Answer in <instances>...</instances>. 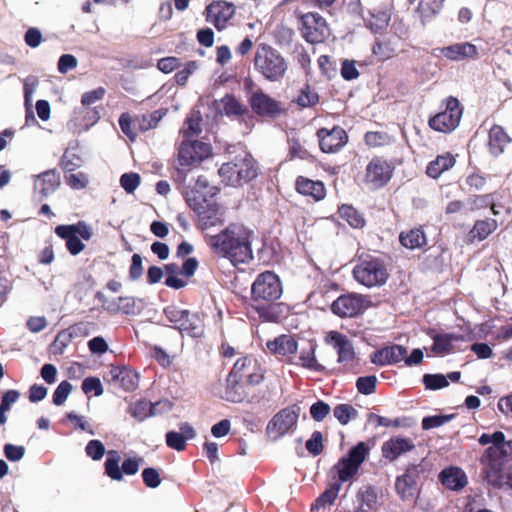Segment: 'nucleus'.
<instances>
[{"label":"nucleus","mask_w":512,"mask_h":512,"mask_svg":"<svg viewBox=\"0 0 512 512\" xmlns=\"http://www.w3.org/2000/svg\"><path fill=\"white\" fill-rule=\"evenodd\" d=\"M353 276L358 283L372 288L384 285L389 277V273L382 260L368 257L360 259L353 269Z\"/></svg>","instance_id":"7ed1b4c3"},{"label":"nucleus","mask_w":512,"mask_h":512,"mask_svg":"<svg viewBox=\"0 0 512 512\" xmlns=\"http://www.w3.org/2000/svg\"><path fill=\"white\" fill-rule=\"evenodd\" d=\"M235 7L226 1H215L206 7V20L219 31L226 28L228 21L234 16Z\"/></svg>","instance_id":"dca6fc26"},{"label":"nucleus","mask_w":512,"mask_h":512,"mask_svg":"<svg viewBox=\"0 0 512 512\" xmlns=\"http://www.w3.org/2000/svg\"><path fill=\"white\" fill-rule=\"evenodd\" d=\"M223 112L228 116H238L244 112L242 104L231 95H226L221 99Z\"/></svg>","instance_id":"8fccbe9b"},{"label":"nucleus","mask_w":512,"mask_h":512,"mask_svg":"<svg viewBox=\"0 0 512 512\" xmlns=\"http://www.w3.org/2000/svg\"><path fill=\"white\" fill-rule=\"evenodd\" d=\"M164 314L173 327L182 334L190 337H200L203 334V321L198 314L190 313L188 310L180 309L171 305L164 309Z\"/></svg>","instance_id":"39448f33"},{"label":"nucleus","mask_w":512,"mask_h":512,"mask_svg":"<svg viewBox=\"0 0 512 512\" xmlns=\"http://www.w3.org/2000/svg\"><path fill=\"white\" fill-rule=\"evenodd\" d=\"M478 441L481 445L493 444V446L486 450V454L488 456H492L499 450H503L506 445L511 446L510 442H505V435L500 431H497L492 435L484 433L479 437Z\"/></svg>","instance_id":"4c0bfd02"},{"label":"nucleus","mask_w":512,"mask_h":512,"mask_svg":"<svg viewBox=\"0 0 512 512\" xmlns=\"http://www.w3.org/2000/svg\"><path fill=\"white\" fill-rule=\"evenodd\" d=\"M212 153L210 144L197 140H183L178 150V162L182 169L199 165Z\"/></svg>","instance_id":"1a4fd4ad"},{"label":"nucleus","mask_w":512,"mask_h":512,"mask_svg":"<svg viewBox=\"0 0 512 512\" xmlns=\"http://www.w3.org/2000/svg\"><path fill=\"white\" fill-rule=\"evenodd\" d=\"M111 381L126 391H133L138 387V374L125 367H113L109 371Z\"/></svg>","instance_id":"bb28decb"},{"label":"nucleus","mask_w":512,"mask_h":512,"mask_svg":"<svg viewBox=\"0 0 512 512\" xmlns=\"http://www.w3.org/2000/svg\"><path fill=\"white\" fill-rule=\"evenodd\" d=\"M166 444L176 451H182L186 447V440L179 432L169 431L166 434Z\"/></svg>","instance_id":"052dcab7"},{"label":"nucleus","mask_w":512,"mask_h":512,"mask_svg":"<svg viewBox=\"0 0 512 512\" xmlns=\"http://www.w3.org/2000/svg\"><path fill=\"white\" fill-rule=\"evenodd\" d=\"M295 101L299 106L303 108L311 107L318 103L319 96L314 89H312L309 85H306L300 90L299 95Z\"/></svg>","instance_id":"09e8293b"},{"label":"nucleus","mask_w":512,"mask_h":512,"mask_svg":"<svg viewBox=\"0 0 512 512\" xmlns=\"http://www.w3.org/2000/svg\"><path fill=\"white\" fill-rule=\"evenodd\" d=\"M267 349L275 355L287 356L297 351V342L291 335H280L266 343Z\"/></svg>","instance_id":"7c9ffc66"},{"label":"nucleus","mask_w":512,"mask_h":512,"mask_svg":"<svg viewBox=\"0 0 512 512\" xmlns=\"http://www.w3.org/2000/svg\"><path fill=\"white\" fill-rule=\"evenodd\" d=\"M198 267V262L195 258L186 259L182 266L176 263H169L165 265V272L167 274L165 285L173 289H181L187 285V281L179 276L189 278L194 275Z\"/></svg>","instance_id":"ddd939ff"},{"label":"nucleus","mask_w":512,"mask_h":512,"mask_svg":"<svg viewBox=\"0 0 512 512\" xmlns=\"http://www.w3.org/2000/svg\"><path fill=\"white\" fill-rule=\"evenodd\" d=\"M423 383L427 389L437 390L448 386L449 381L443 374H425Z\"/></svg>","instance_id":"603ef678"},{"label":"nucleus","mask_w":512,"mask_h":512,"mask_svg":"<svg viewBox=\"0 0 512 512\" xmlns=\"http://www.w3.org/2000/svg\"><path fill=\"white\" fill-rule=\"evenodd\" d=\"M377 499L374 489L370 486L361 488L357 494V500L359 501V509L362 512H367L375 504Z\"/></svg>","instance_id":"de8ad7c7"},{"label":"nucleus","mask_w":512,"mask_h":512,"mask_svg":"<svg viewBox=\"0 0 512 512\" xmlns=\"http://www.w3.org/2000/svg\"><path fill=\"white\" fill-rule=\"evenodd\" d=\"M326 341L336 349L339 363L345 366L352 364L355 359V351L347 336L338 331H330L326 336Z\"/></svg>","instance_id":"6ab92c4d"},{"label":"nucleus","mask_w":512,"mask_h":512,"mask_svg":"<svg viewBox=\"0 0 512 512\" xmlns=\"http://www.w3.org/2000/svg\"><path fill=\"white\" fill-rule=\"evenodd\" d=\"M432 339L430 350L433 355L441 357L459 350L458 344L464 340L462 335L454 333H436L432 335Z\"/></svg>","instance_id":"4be33fe9"},{"label":"nucleus","mask_w":512,"mask_h":512,"mask_svg":"<svg viewBox=\"0 0 512 512\" xmlns=\"http://www.w3.org/2000/svg\"><path fill=\"white\" fill-rule=\"evenodd\" d=\"M230 373L250 385H257L264 379V370L261 364L252 356L239 358Z\"/></svg>","instance_id":"9b49d317"},{"label":"nucleus","mask_w":512,"mask_h":512,"mask_svg":"<svg viewBox=\"0 0 512 512\" xmlns=\"http://www.w3.org/2000/svg\"><path fill=\"white\" fill-rule=\"evenodd\" d=\"M289 153L291 158H299L303 160H308L311 158L310 153L306 148L302 146V144L296 140L292 139L289 144Z\"/></svg>","instance_id":"69168bd1"},{"label":"nucleus","mask_w":512,"mask_h":512,"mask_svg":"<svg viewBox=\"0 0 512 512\" xmlns=\"http://www.w3.org/2000/svg\"><path fill=\"white\" fill-rule=\"evenodd\" d=\"M250 104L256 114L264 117H276L282 111L281 104L262 91L251 94Z\"/></svg>","instance_id":"aec40b11"},{"label":"nucleus","mask_w":512,"mask_h":512,"mask_svg":"<svg viewBox=\"0 0 512 512\" xmlns=\"http://www.w3.org/2000/svg\"><path fill=\"white\" fill-rule=\"evenodd\" d=\"M407 354V349L401 345H392L375 351L370 359L378 366H386L402 361Z\"/></svg>","instance_id":"393cba45"},{"label":"nucleus","mask_w":512,"mask_h":512,"mask_svg":"<svg viewBox=\"0 0 512 512\" xmlns=\"http://www.w3.org/2000/svg\"><path fill=\"white\" fill-rule=\"evenodd\" d=\"M319 145L323 152L334 153L347 142V135L343 128L333 127L331 130L322 128L317 133Z\"/></svg>","instance_id":"a211bd4d"},{"label":"nucleus","mask_w":512,"mask_h":512,"mask_svg":"<svg viewBox=\"0 0 512 512\" xmlns=\"http://www.w3.org/2000/svg\"><path fill=\"white\" fill-rule=\"evenodd\" d=\"M434 56H443L451 61H461L476 58L478 50L475 45L469 42L455 43L446 47L433 49Z\"/></svg>","instance_id":"f3484780"},{"label":"nucleus","mask_w":512,"mask_h":512,"mask_svg":"<svg viewBox=\"0 0 512 512\" xmlns=\"http://www.w3.org/2000/svg\"><path fill=\"white\" fill-rule=\"evenodd\" d=\"M392 10L391 0H387L381 5H374L369 9V17L366 19L368 26L373 31H380L389 24Z\"/></svg>","instance_id":"b1692460"},{"label":"nucleus","mask_w":512,"mask_h":512,"mask_svg":"<svg viewBox=\"0 0 512 512\" xmlns=\"http://www.w3.org/2000/svg\"><path fill=\"white\" fill-rule=\"evenodd\" d=\"M414 449V441L402 436L391 437L381 447L383 457L391 462Z\"/></svg>","instance_id":"412c9836"},{"label":"nucleus","mask_w":512,"mask_h":512,"mask_svg":"<svg viewBox=\"0 0 512 512\" xmlns=\"http://www.w3.org/2000/svg\"><path fill=\"white\" fill-rule=\"evenodd\" d=\"M141 178L138 173H124L120 177L121 187L129 194L133 193L140 185Z\"/></svg>","instance_id":"864d4df0"},{"label":"nucleus","mask_w":512,"mask_h":512,"mask_svg":"<svg viewBox=\"0 0 512 512\" xmlns=\"http://www.w3.org/2000/svg\"><path fill=\"white\" fill-rule=\"evenodd\" d=\"M498 227V222L495 219L478 220L475 222L469 235L472 239L482 241L486 239Z\"/></svg>","instance_id":"ea45409f"},{"label":"nucleus","mask_w":512,"mask_h":512,"mask_svg":"<svg viewBox=\"0 0 512 512\" xmlns=\"http://www.w3.org/2000/svg\"><path fill=\"white\" fill-rule=\"evenodd\" d=\"M510 142V137L499 125H494L489 131L488 146L491 154L498 156L504 152L505 147Z\"/></svg>","instance_id":"2f4dec72"},{"label":"nucleus","mask_w":512,"mask_h":512,"mask_svg":"<svg viewBox=\"0 0 512 512\" xmlns=\"http://www.w3.org/2000/svg\"><path fill=\"white\" fill-rule=\"evenodd\" d=\"M329 413L330 406L323 401H317L310 407L311 417L315 421H322Z\"/></svg>","instance_id":"0e129e2a"},{"label":"nucleus","mask_w":512,"mask_h":512,"mask_svg":"<svg viewBox=\"0 0 512 512\" xmlns=\"http://www.w3.org/2000/svg\"><path fill=\"white\" fill-rule=\"evenodd\" d=\"M338 213L340 218L353 228H362L365 225V219L362 214L350 205H342Z\"/></svg>","instance_id":"37998d69"},{"label":"nucleus","mask_w":512,"mask_h":512,"mask_svg":"<svg viewBox=\"0 0 512 512\" xmlns=\"http://www.w3.org/2000/svg\"><path fill=\"white\" fill-rule=\"evenodd\" d=\"M340 489V482L332 483L312 504V512L325 509L327 506H331L337 499Z\"/></svg>","instance_id":"e433bc0d"},{"label":"nucleus","mask_w":512,"mask_h":512,"mask_svg":"<svg viewBox=\"0 0 512 512\" xmlns=\"http://www.w3.org/2000/svg\"><path fill=\"white\" fill-rule=\"evenodd\" d=\"M296 187L299 193L311 196L315 200H321L325 197V187L320 181L299 177L296 181Z\"/></svg>","instance_id":"f704fd0d"},{"label":"nucleus","mask_w":512,"mask_h":512,"mask_svg":"<svg viewBox=\"0 0 512 512\" xmlns=\"http://www.w3.org/2000/svg\"><path fill=\"white\" fill-rule=\"evenodd\" d=\"M201 116L199 112H193L186 120L182 129L184 140L197 136L201 133Z\"/></svg>","instance_id":"c03bdc74"},{"label":"nucleus","mask_w":512,"mask_h":512,"mask_svg":"<svg viewBox=\"0 0 512 512\" xmlns=\"http://www.w3.org/2000/svg\"><path fill=\"white\" fill-rule=\"evenodd\" d=\"M306 449L315 456L322 452V434L319 431L313 432L310 439L306 442Z\"/></svg>","instance_id":"774afa93"},{"label":"nucleus","mask_w":512,"mask_h":512,"mask_svg":"<svg viewBox=\"0 0 512 512\" xmlns=\"http://www.w3.org/2000/svg\"><path fill=\"white\" fill-rule=\"evenodd\" d=\"M199 65L196 61H189L185 64V66L183 67V69L179 70L176 74H175V81L178 85H181V86H184L189 77L194 73L196 72V70L198 69Z\"/></svg>","instance_id":"6e6d98bb"},{"label":"nucleus","mask_w":512,"mask_h":512,"mask_svg":"<svg viewBox=\"0 0 512 512\" xmlns=\"http://www.w3.org/2000/svg\"><path fill=\"white\" fill-rule=\"evenodd\" d=\"M455 164V159L451 154L438 156L427 166L426 173L432 178H438L444 171L448 170Z\"/></svg>","instance_id":"58836bf2"},{"label":"nucleus","mask_w":512,"mask_h":512,"mask_svg":"<svg viewBox=\"0 0 512 512\" xmlns=\"http://www.w3.org/2000/svg\"><path fill=\"white\" fill-rule=\"evenodd\" d=\"M300 361L303 367L320 371L322 366L318 364L316 357L314 355L313 348H310L308 351H302L300 354Z\"/></svg>","instance_id":"e2e57ef3"},{"label":"nucleus","mask_w":512,"mask_h":512,"mask_svg":"<svg viewBox=\"0 0 512 512\" xmlns=\"http://www.w3.org/2000/svg\"><path fill=\"white\" fill-rule=\"evenodd\" d=\"M55 233L66 242V248L73 256L80 254L85 249L81 239L89 241L94 235L93 228L85 221H79L71 225H59Z\"/></svg>","instance_id":"20e7f679"},{"label":"nucleus","mask_w":512,"mask_h":512,"mask_svg":"<svg viewBox=\"0 0 512 512\" xmlns=\"http://www.w3.org/2000/svg\"><path fill=\"white\" fill-rule=\"evenodd\" d=\"M251 291L254 301L266 303L278 300L283 293L279 277L271 271L259 274L252 284Z\"/></svg>","instance_id":"423d86ee"},{"label":"nucleus","mask_w":512,"mask_h":512,"mask_svg":"<svg viewBox=\"0 0 512 512\" xmlns=\"http://www.w3.org/2000/svg\"><path fill=\"white\" fill-rule=\"evenodd\" d=\"M444 0H419L416 12L423 24L431 21L442 9Z\"/></svg>","instance_id":"c9c22d12"},{"label":"nucleus","mask_w":512,"mask_h":512,"mask_svg":"<svg viewBox=\"0 0 512 512\" xmlns=\"http://www.w3.org/2000/svg\"><path fill=\"white\" fill-rule=\"evenodd\" d=\"M301 34L310 43H320L328 35L325 19L317 13H306L301 17Z\"/></svg>","instance_id":"f8f14e48"},{"label":"nucleus","mask_w":512,"mask_h":512,"mask_svg":"<svg viewBox=\"0 0 512 512\" xmlns=\"http://www.w3.org/2000/svg\"><path fill=\"white\" fill-rule=\"evenodd\" d=\"M205 206L206 207H201V210L195 211L199 216V220L202 226L207 228L221 223L223 219V213L220 206L212 199H209L205 203Z\"/></svg>","instance_id":"c756f323"},{"label":"nucleus","mask_w":512,"mask_h":512,"mask_svg":"<svg viewBox=\"0 0 512 512\" xmlns=\"http://www.w3.org/2000/svg\"><path fill=\"white\" fill-rule=\"evenodd\" d=\"M60 185V175L56 170H48L38 175L35 186L43 196L53 193Z\"/></svg>","instance_id":"72a5a7b5"},{"label":"nucleus","mask_w":512,"mask_h":512,"mask_svg":"<svg viewBox=\"0 0 512 512\" xmlns=\"http://www.w3.org/2000/svg\"><path fill=\"white\" fill-rule=\"evenodd\" d=\"M439 480L444 487L455 491L461 490L467 484L466 474L458 467L444 469L439 475Z\"/></svg>","instance_id":"cd10ccee"},{"label":"nucleus","mask_w":512,"mask_h":512,"mask_svg":"<svg viewBox=\"0 0 512 512\" xmlns=\"http://www.w3.org/2000/svg\"><path fill=\"white\" fill-rule=\"evenodd\" d=\"M81 163V158L70 151H66L61 159V166L67 171H74L76 168L81 166Z\"/></svg>","instance_id":"680f3d73"},{"label":"nucleus","mask_w":512,"mask_h":512,"mask_svg":"<svg viewBox=\"0 0 512 512\" xmlns=\"http://www.w3.org/2000/svg\"><path fill=\"white\" fill-rule=\"evenodd\" d=\"M85 452L92 460L98 461L104 456L105 447L100 440H90L85 447Z\"/></svg>","instance_id":"4d7b16f0"},{"label":"nucleus","mask_w":512,"mask_h":512,"mask_svg":"<svg viewBox=\"0 0 512 512\" xmlns=\"http://www.w3.org/2000/svg\"><path fill=\"white\" fill-rule=\"evenodd\" d=\"M170 409L171 403L168 400L151 403L142 399L130 407V413L138 421H143L148 417L169 411Z\"/></svg>","instance_id":"5701e85b"},{"label":"nucleus","mask_w":512,"mask_h":512,"mask_svg":"<svg viewBox=\"0 0 512 512\" xmlns=\"http://www.w3.org/2000/svg\"><path fill=\"white\" fill-rule=\"evenodd\" d=\"M233 163L242 184L251 181L257 176V167L252 156L246 152L235 157Z\"/></svg>","instance_id":"c85d7f7f"},{"label":"nucleus","mask_w":512,"mask_h":512,"mask_svg":"<svg viewBox=\"0 0 512 512\" xmlns=\"http://www.w3.org/2000/svg\"><path fill=\"white\" fill-rule=\"evenodd\" d=\"M417 474V468L412 466L403 475L397 477L395 488L402 499L411 500L417 494Z\"/></svg>","instance_id":"a878e982"},{"label":"nucleus","mask_w":512,"mask_h":512,"mask_svg":"<svg viewBox=\"0 0 512 512\" xmlns=\"http://www.w3.org/2000/svg\"><path fill=\"white\" fill-rule=\"evenodd\" d=\"M368 306V300L357 294L338 297L332 304V311L340 317H354L362 313Z\"/></svg>","instance_id":"4468645a"},{"label":"nucleus","mask_w":512,"mask_h":512,"mask_svg":"<svg viewBox=\"0 0 512 512\" xmlns=\"http://www.w3.org/2000/svg\"><path fill=\"white\" fill-rule=\"evenodd\" d=\"M453 418L454 414L428 416L422 419L421 426L423 430H430L443 426L444 424L450 422Z\"/></svg>","instance_id":"3c124183"},{"label":"nucleus","mask_w":512,"mask_h":512,"mask_svg":"<svg viewBox=\"0 0 512 512\" xmlns=\"http://www.w3.org/2000/svg\"><path fill=\"white\" fill-rule=\"evenodd\" d=\"M376 383V376H365L357 379L356 387L360 393L369 395L375 391Z\"/></svg>","instance_id":"bf43d9fd"},{"label":"nucleus","mask_w":512,"mask_h":512,"mask_svg":"<svg viewBox=\"0 0 512 512\" xmlns=\"http://www.w3.org/2000/svg\"><path fill=\"white\" fill-rule=\"evenodd\" d=\"M142 478L145 485L149 488H156L161 483L159 472L154 468L144 469L142 472Z\"/></svg>","instance_id":"338daca9"},{"label":"nucleus","mask_w":512,"mask_h":512,"mask_svg":"<svg viewBox=\"0 0 512 512\" xmlns=\"http://www.w3.org/2000/svg\"><path fill=\"white\" fill-rule=\"evenodd\" d=\"M399 239L401 244L408 249L420 248L426 243L423 231L417 228L402 232Z\"/></svg>","instance_id":"79ce46f5"},{"label":"nucleus","mask_w":512,"mask_h":512,"mask_svg":"<svg viewBox=\"0 0 512 512\" xmlns=\"http://www.w3.org/2000/svg\"><path fill=\"white\" fill-rule=\"evenodd\" d=\"M301 408L292 405L280 410L269 421L266 432L270 438L277 440L292 431L298 422Z\"/></svg>","instance_id":"0eeeda50"},{"label":"nucleus","mask_w":512,"mask_h":512,"mask_svg":"<svg viewBox=\"0 0 512 512\" xmlns=\"http://www.w3.org/2000/svg\"><path fill=\"white\" fill-rule=\"evenodd\" d=\"M256 69L268 80L281 79L287 69L284 58L268 45H259L255 54Z\"/></svg>","instance_id":"f03ea898"},{"label":"nucleus","mask_w":512,"mask_h":512,"mask_svg":"<svg viewBox=\"0 0 512 512\" xmlns=\"http://www.w3.org/2000/svg\"><path fill=\"white\" fill-rule=\"evenodd\" d=\"M72 388L73 387L70 382H68L66 380L62 381L57 386V388L55 389V391L53 393V397H52L53 403L57 406L62 405L66 401L68 396L70 395Z\"/></svg>","instance_id":"5fc2aeb1"},{"label":"nucleus","mask_w":512,"mask_h":512,"mask_svg":"<svg viewBox=\"0 0 512 512\" xmlns=\"http://www.w3.org/2000/svg\"><path fill=\"white\" fill-rule=\"evenodd\" d=\"M226 382L225 399L235 403L243 401L247 395L244 387L245 382L237 376H233L232 373L228 375Z\"/></svg>","instance_id":"473e14b6"},{"label":"nucleus","mask_w":512,"mask_h":512,"mask_svg":"<svg viewBox=\"0 0 512 512\" xmlns=\"http://www.w3.org/2000/svg\"><path fill=\"white\" fill-rule=\"evenodd\" d=\"M369 453V447L364 442H359L353 447L346 457L341 458L333 467L336 471L339 481L343 482L351 479L357 472L360 465L365 461Z\"/></svg>","instance_id":"6e6552de"},{"label":"nucleus","mask_w":512,"mask_h":512,"mask_svg":"<svg viewBox=\"0 0 512 512\" xmlns=\"http://www.w3.org/2000/svg\"><path fill=\"white\" fill-rule=\"evenodd\" d=\"M219 176L221 177L222 181L225 182L227 185L237 187L242 185L241 179L238 177V173L236 170V167L233 163L227 162L224 163L220 169H219Z\"/></svg>","instance_id":"a18cd8bd"},{"label":"nucleus","mask_w":512,"mask_h":512,"mask_svg":"<svg viewBox=\"0 0 512 512\" xmlns=\"http://www.w3.org/2000/svg\"><path fill=\"white\" fill-rule=\"evenodd\" d=\"M185 199L188 206L196 210H201V207H206L205 203L209 200L206 192H200V190L192 187L185 191Z\"/></svg>","instance_id":"49530a36"},{"label":"nucleus","mask_w":512,"mask_h":512,"mask_svg":"<svg viewBox=\"0 0 512 512\" xmlns=\"http://www.w3.org/2000/svg\"><path fill=\"white\" fill-rule=\"evenodd\" d=\"M252 237V230L234 223L217 235H206V242L216 254L228 258L233 264H244L253 258Z\"/></svg>","instance_id":"f257e3e1"},{"label":"nucleus","mask_w":512,"mask_h":512,"mask_svg":"<svg viewBox=\"0 0 512 512\" xmlns=\"http://www.w3.org/2000/svg\"><path fill=\"white\" fill-rule=\"evenodd\" d=\"M462 109L458 99L449 97L446 100V109L429 120V126L439 132L447 133L454 130L461 119Z\"/></svg>","instance_id":"9d476101"},{"label":"nucleus","mask_w":512,"mask_h":512,"mask_svg":"<svg viewBox=\"0 0 512 512\" xmlns=\"http://www.w3.org/2000/svg\"><path fill=\"white\" fill-rule=\"evenodd\" d=\"M392 176L391 165L380 158H374L366 167L365 181L372 188L384 186Z\"/></svg>","instance_id":"2eb2a0df"},{"label":"nucleus","mask_w":512,"mask_h":512,"mask_svg":"<svg viewBox=\"0 0 512 512\" xmlns=\"http://www.w3.org/2000/svg\"><path fill=\"white\" fill-rule=\"evenodd\" d=\"M121 457L119 453L115 450H110L107 452V458L105 461V473L112 480L121 481L123 479L122 469L119 466Z\"/></svg>","instance_id":"a19ab883"},{"label":"nucleus","mask_w":512,"mask_h":512,"mask_svg":"<svg viewBox=\"0 0 512 512\" xmlns=\"http://www.w3.org/2000/svg\"><path fill=\"white\" fill-rule=\"evenodd\" d=\"M335 418L343 425L347 424L351 417L356 413L355 409L347 404H341L334 408Z\"/></svg>","instance_id":"13d9d810"}]
</instances>
